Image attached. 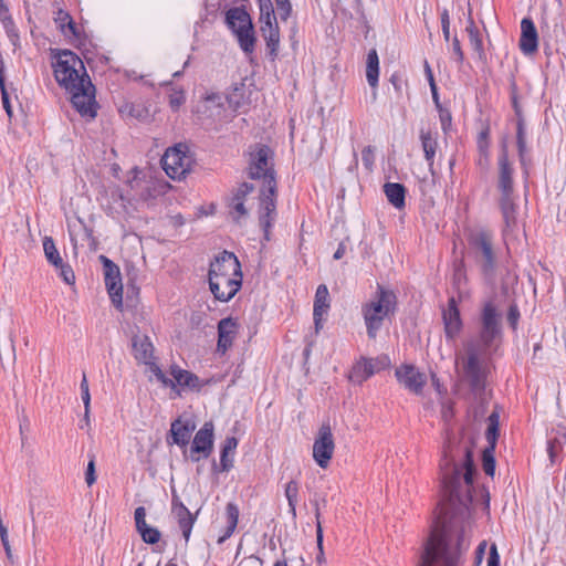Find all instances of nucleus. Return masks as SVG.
<instances>
[{"mask_svg":"<svg viewBox=\"0 0 566 566\" xmlns=\"http://www.w3.org/2000/svg\"><path fill=\"white\" fill-rule=\"evenodd\" d=\"M442 507L421 554L419 566H463L472 530L474 465H440Z\"/></svg>","mask_w":566,"mask_h":566,"instance_id":"obj_1","label":"nucleus"},{"mask_svg":"<svg viewBox=\"0 0 566 566\" xmlns=\"http://www.w3.org/2000/svg\"><path fill=\"white\" fill-rule=\"evenodd\" d=\"M345 252H346L345 244L344 243H339V245H338L337 250L335 251L333 258L335 260H339V259H342L344 256Z\"/></svg>","mask_w":566,"mask_h":566,"instance_id":"obj_63","label":"nucleus"},{"mask_svg":"<svg viewBox=\"0 0 566 566\" xmlns=\"http://www.w3.org/2000/svg\"><path fill=\"white\" fill-rule=\"evenodd\" d=\"M186 96L182 90H174L169 94V106L174 112H177L180 106L185 103Z\"/></svg>","mask_w":566,"mask_h":566,"instance_id":"obj_47","label":"nucleus"},{"mask_svg":"<svg viewBox=\"0 0 566 566\" xmlns=\"http://www.w3.org/2000/svg\"><path fill=\"white\" fill-rule=\"evenodd\" d=\"M43 251L45 259L50 264H52L55 269L62 266L63 259L57 251L54 240L51 237H44L43 239Z\"/></svg>","mask_w":566,"mask_h":566,"instance_id":"obj_34","label":"nucleus"},{"mask_svg":"<svg viewBox=\"0 0 566 566\" xmlns=\"http://www.w3.org/2000/svg\"><path fill=\"white\" fill-rule=\"evenodd\" d=\"M485 548H486V542H481L480 545L476 548L475 559H476V565L478 566L481 564V562L483 559V555H484Z\"/></svg>","mask_w":566,"mask_h":566,"instance_id":"obj_60","label":"nucleus"},{"mask_svg":"<svg viewBox=\"0 0 566 566\" xmlns=\"http://www.w3.org/2000/svg\"><path fill=\"white\" fill-rule=\"evenodd\" d=\"M60 271V276L66 284H73L75 281V275L72 268L69 264L62 262V266L57 269Z\"/></svg>","mask_w":566,"mask_h":566,"instance_id":"obj_54","label":"nucleus"},{"mask_svg":"<svg viewBox=\"0 0 566 566\" xmlns=\"http://www.w3.org/2000/svg\"><path fill=\"white\" fill-rule=\"evenodd\" d=\"M516 144L518 149L520 161L522 166L526 165V133L523 118L517 119L516 124Z\"/></svg>","mask_w":566,"mask_h":566,"instance_id":"obj_36","label":"nucleus"},{"mask_svg":"<svg viewBox=\"0 0 566 566\" xmlns=\"http://www.w3.org/2000/svg\"><path fill=\"white\" fill-rule=\"evenodd\" d=\"M500 208L504 220V232L512 231L516 226V205L513 195L501 196Z\"/></svg>","mask_w":566,"mask_h":566,"instance_id":"obj_28","label":"nucleus"},{"mask_svg":"<svg viewBox=\"0 0 566 566\" xmlns=\"http://www.w3.org/2000/svg\"><path fill=\"white\" fill-rule=\"evenodd\" d=\"M134 518H135V524H136V530L137 532L139 533V535L142 534V532L144 530H147L149 528L150 526L146 523V510L144 506H138L136 510H135V513H134Z\"/></svg>","mask_w":566,"mask_h":566,"instance_id":"obj_46","label":"nucleus"},{"mask_svg":"<svg viewBox=\"0 0 566 566\" xmlns=\"http://www.w3.org/2000/svg\"><path fill=\"white\" fill-rule=\"evenodd\" d=\"M209 287L214 298L230 301L242 285L241 264L232 252L223 251L210 263Z\"/></svg>","mask_w":566,"mask_h":566,"instance_id":"obj_5","label":"nucleus"},{"mask_svg":"<svg viewBox=\"0 0 566 566\" xmlns=\"http://www.w3.org/2000/svg\"><path fill=\"white\" fill-rule=\"evenodd\" d=\"M53 74L59 85L71 95L74 108L83 117L94 118L97 114L95 87L86 73L83 61L72 51L53 53Z\"/></svg>","mask_w":566,"mask_h":566,"instance_id":"obj_3","label":"nucleus"},{"mask_svg":"<svg viewBox=\"0 0 566 566\" xmlns=\"http://www.w3.org/2000/svg\"><path fill=\"white\" fill-rule=\"evenodd\" d=\"M238 334V323L232 317H226L218 323L217 349L224 354L233 344Z\"/></svg>","mask_w":566,"mask_h":566,"instance_id":"obj_21","label":"nucleus"},{"mask_svg":"<svg viewBox=\"0 0 566 566\" xmlns=\"http://www.w3.org/2000/svg\"><path fill=\"white\" fill-rule=\"evenodd\" d=\"M419 139L424 154V159L430 170L433 168L434 158L438 149V132L432 129L421 128L419 132Z\"/></svg>","mask_w":566,"mask_h":566,"instance_id":"obj_24","label":"nucleus"},{"mask_svg":"<svg viewBox=\"0 0 566 566\" xmlns=\"http://www.w3.org/2000/svg\"><path fill=\"white\" fill-rule=\"evenodd\" d=\"M468 256L473 261L483 280L493 285L497 275L499 254L494 244V237L490 231L480 229L470 233Z\"/></svg>","mask_w":566,"mask_h":566,"instance_id":"obj_6","label":"nucleus"},{"mask_svg":"<svg viewBox=\"0 0 566 566\" xmlns=\"http://www.w3.org/2000/svg\"><path fill=\"white\" fill-rule=\"evenodd\" d=\"M226 22L235 34L241 50L250 54L254 51L255 36L252 20L243 8H231L226 13Z\"/></svg>","mask_w":566,"mask_h":566,"instance_id":"obj_8","label":"nucleus"},{"mask_svg":"<svg viewBox=\"0 0 566 566\" xmlns=\"http://www.w3.org/2000/svg\"><path fill=\"white\" fill-rule=\"evenodd\" d=\"M238 439L234 437H228L221 448L220 465L221 470L228 472L233 467V455L238 447Z\"/></svg>","mask_w":566,"mask_h":566,"instance_id":"obj_30","label":"nucleus"},{"mask_svg":"<svg viewBox=\"0 0 566 566\" xmlns=\"http://www.w3.org/2000/svg\"><path fill=\"white\" fill-rule=\"evenodd\" d=\"M518 317H520V312H518L517 307L514 305L510 306L509 313H507V319L513 328H515Z\"/></svg>","mask_w":566,"mask_h":566,"instance_id":"obj_59","label":"nucleus"},{"mask_svg":"<svg viewBox=\"0 0 566 566\" xmlns=\"http://www.w3.org/2000/svg\"><path fill=\"white\" fill-rule=\"evenodd\" d=\"M223 105V97L221 94L218 93H211L208 94L202 103V107L205 108V112H210L209 115H213V109H219Z\"/></svg>","mask_w":566,"mask_h":566,"instance_id":"obj_42","label":"nucleus"},{"mask_svg":"<svg viewBox=\"0 0 566 566\" xmlns=\"http://www.w3.org/2000/svg\"><path fill=\"white\" fill-rule=\"evenodd\" d=\"M493 447H486L482 453V467L486 475L493 476L495 472V459Z\"/></svg>","mask_w":566,"mask_h":566,"instance_id":"obj_40","label":"nucleus"},{"mask_svg":"<svg viewBox=\"0 0 566 566\" xmlns=\"http://www.w3.org/2000/svg\"><path fill=\"white\" fill-rule=\"evenodd\" d=\"M170 375L171 378H167L172 382V385H163L164 387L176 389L178 386L188 388L197 386L198 377L192 373L180 368L178 365L170 366Z\"/></svg>","mask_w":566,"mask_h":566,"instance_id":"obj_26","label":"nucleus"},{"mask_svg":"<svg viewBox=\"0 0 566 566\" xmlns=\"http://www.w3.org/2000/svg\"><path fill=\"white\" fill-rule=\"evenodd\" d=\"M254 187L251 184L243 182L239 186L237 191L230 198L228 208L229 214L233 221L240 223L248 217V209L244 206L245 197L253 191Z\"/></svg>","mask_w":566,"mask_h":566,"instance_id":"obj_19","label":"nucleus"},{"mask_svg":"<svg viewBox=\"0 0 566 566\" xmlns=\"http://www.w3.org/2000/svg\"><path fill=\"white\" fill-rule=\"evenodd\" d=\"M398 382L415 395H420L427 384V377L412 365H403L396 369Z\"/></svg>","mask_w":566,"mask_h":566,"instance_id":"obj_16","label":"nucleus"},{"mask_svg":"<svg viewBox=\"0 0 566 566\" xmlns=\"http://www.w3.org/2000/svg\"><path fill=\"white\" fill-rule=\"evenodd\" d=\"M239 91L240 88L235 87L233 92L229 95V102L234 104L237 107H241L242 103L239 99Z\"/></svg>","mask_w":566,"mask_h":566,"instance_id":"obj_61","label":"nucleus"},{"mask_svg":"<svg viewBox=\"0 0 566 566\" xmlns=\"http://www.w3.org/2000/svg\"><path fill=\"white\" fill-rule=\"evenodd\" d=\"M315 517H316V542H317V547L319 551L318 555L316 556V560H317V563H323L324 562L323 528H322V524L319 521L321 513H319V510L317 506L315 509Z\"/></svg>","mask_w":566,"mask_h":566,"instance_id":"obj_44","label":"nucleus"},{"mask_svg":"<svg viewBox=\"0 0 566 566\" xmlns=\"http://www.w3.org/2000/svg\"><path fill=\"white\" fill-rule=\"evenodd\" d=\"M0 21L2 22L7 31H9L11 27H13V20L9 12V8L3 0H0Z\"/></svg>","mask_w":566,"mask_h":566,"instance_id":"obj_50","label":"nucleus"},{"mask_svg":"<svg viewBox=\"0 0 566 566\" xmlns=\"http://www.w3.org/2000/svg\"><path fill=\"white\" fill-rule=\"evenodd\" d=\"M520 49L525 55H531L538 49L537 30L530 18H524L521 21Z\"/></svg>","mask_w":566,"mask_h":566,"instance_id":"obj_22","label":"nucleus"},{"mask_svg":"<svg viewBox=\"0 0 566 566\" xmlns=\"http://www.w3.org/2000/svg\"><path fill=\"white\" fill-rule=\"evenodd\" d=\"M227 527L218 538V544L224 543L235 531L239 521V507L234 503H228L226 507Z\"/></svg>","mask_w":566,"mask_h":566,"instance_id":"obj_31","label":"nucleus"},{"mask_svg":"<svg viewBox=\"0 0 566 566\" xmlns=\"http://www.w3.org/2000/svg\"><path fill=\"white\" fill-rule=\"evenodd\" d=\"M467 32L469 34L471 46L481 55L483 53V43L479 30L476 29L472 19L469 20Z\"/></svg>","mask_w":566,"mask_h":566,"instance_id":"obj_39","label":"nucleus"},{"mask_svg":"<svg viewBox=\"0 0 566 566\" xmlns=\"http://www.w3.org/2000/svg\"><path fill=\"white\" fill-rule=\"evenodd\" d=\"M446 337L453 340L462 329L460 311L454 297H450L447 308L442 312Z\"/></svg>","mask_w":566,"mask_h":566,"instance_id":"obj_20","label":"nucleus"},{"mask_svg":"<svg viewBox=\"0 0 566 566\" xmlns=\"http://www.w3.org/2000/svg\"><path fill=\"white\" fill-rule=\"evenodd\" d=\"M480 321L479 338L469 342L465 346V355L458 359V361L461 360L464 377L475 394H481L485 388L486 371L483 357L500 338L502 332V314L493 301L483 304Z\"/></svg>","mask_w":566,"mask_h":566,"instance_id":"obj_2","label":"nucleus"},{"mask_svg":"<svg viewBox=\"0 0 566 566\" xmlns=\"http://www.w3.org/2000/svg\"><path fill=\"white\" fill-rule=\"evenodd\" d=\"M329 306L331 304L328 289L325 284H321L317 286L315 293L313 308V317L316 333H318L323 328L324 316L327 314Z\"/></svg>","mask_w":566,"mask_h":566,"instance_id":"obj_23","label":"nucleus"},{"mask_svg":"<svg viewBox=\"0 0 566 566\" xmlns=\"http://www.w3.org/2000/svg\"><path fill=\"white\" fill-rule=\"evenodd\" d=\"M259 7L261 24L276 21V15L274 13L271 0H259Z\"/></svg>","mask_w":566,"mask_h":566,"instance_id":"obj_41","label":"nucleus"},{"mask_svg":"<svg viewBox=\"0 0 566 566\" xmlns=\"http://www.w3.org/2000/svg\"><path fill=\"white\" fill-rule=\"evenodd\" d=\"M441 29L446 41L450 40V15L447 9H443L440 13Z\"/></svg>","mask_w":566,"mask_h":566,"instance_id":"obj_55","label":"nucleus"},{"mask_svg":"<svg viewBox=\"0 0 566 566\" xmlns=\"http://www.w3.org/2000/svg\"><path fill=\"white\" fill-rule=\"evenodd\" d=\"M361 160L367 170H373L375 164V148L373 146H366L361 150Z\"/></svg>","mask_w":566,"mask_h":566,"instance_id":"obj_49","label":"nucleus"},{"mask_svg":"<svg viewBox=\"0 0 566 566\" xmlns=\"http://www.w3.org/2000/svg\"><path fill=\"white\" fill-rule=\"evenodd\" d=\"M437 109L439 112V119H440L441 128H442L443 133L447 134L449 132V129L451 128V123H452L451 113L449 109L444 108L442 105L440 107H437Z\"/></svg>","mask_w":566,"mask_h":566,"instance_id":"obj_48","label":"nucleus"},{"mask_svg":"<svg viewBox=\"0 0 566 566\" xmlns=\"http://www.w3.org/2000/svg\"><path fill=\"white\" fill-rule=\"evenodd\" d=\"M128 203L129 200L123 195L119 186L114 184L105 187L101 195V206L112 218H120L125 216Z\"/></svg>","mask_w":566,"mask_h":566,"instance_id":"obj_13","label":"nucleus"},{"mask_svg":"<svg viewBox=\"0 0 566 566\" xmlns=\"http://www.w3.org/2000/svg\"><path fill=\"white\" fill-rule=\"evenodd\" d=\"M335 443L331 426L322 424L313 443V459L322 469H326L334 454Z\"/></svg>","mask_w":566,"mask_h":566,"instance_id":"obj_12","label":"nucleus"},{"mask_svg":"<svg viewBox=\"0 0 566 566\" xmlns=\"http://www.w3.org/2000/svg\"><path fill=\"white\" fill-rule=\"evenodd\" d=\"M54 22L64 35H76V27L69 12L62 9L57 10Z\"/></svg>","mask_w":566,"mask_h":566,"instance_id":"obj_33","label":"nucleus"},{"mask_svg":"<svg viewBox=\"0 0 566 566\" xmlns=\"http://www.w3.org/2000/svg\"><path fill=\"white\" fill-rule=\"evenodd\" d=\"M488 566H500V555L497 553V547L495 544H492L490 547V554L488 557Z\"/></svg>","mask_w":566,"mask_h":566,"instance_id":"obj_57","label":"nucleus"},{"mask_svg":"<svg viewBox=\"0 0 566 566\" xmlns=\"http://www.w3.org/2000/svg\"><path fill=\"white\" fill-rule=\"evenodd\" d=\"M566 440V434L562 433L559 437H555L554 439H549L547 442V453L551 461V464H554L558 460V453L562 449L563 442Z\"/></svg>","mask_w":566,"mask_h":566,"instance_id":"obj_38","label":"nucleus"},{"mask_svg":"<svg viewBox=\"0 0 566 566\" xmlns=\"http://www.w3.org/2000/svg\"><path fill=\"white\" fill-rule=\"evenodd\" d=\"M298 490H300L298 483L295 480H291L289 483H286L285 490H284L285 497L289 503V512L291 513L293 518L296 517V505L298 502Z\"/></svg>","mask_w":566,"mask_h":566,"instance_id":"obj_35","label":"nucleus"},{"mask_svg":"<svg viewBox=\"0 0 566 566\" xmlns=\"http://www.w3.org/2000/svg\"><path fill=\"white\" fill-rule=\"evenodd\" d=\"M171 513L177 520L178 526L182 532V536L186 543H188L193 524L197 521L198 512L192 514L179 500L178 495L174 493L171 500Z\"/></svg>","mask_w":566,"mask_h":566,"instance_id":"obj_17","label":"nucleus"},{"mask_svg":"<svg viewBox=\"0 0 566 566\" xmlns=\"http://www.w3.org/2000/svg\"><path fill=\"white\" fill-rule=\"evenodd\" d=\"M261 33L266 43L269 55L274 61L279 54L280 49V30L277 22H269L261 24Z\"/></svg>","mask_w":566,"mask_h":566,"instance_id":"obj_25","label":"nucleus"},{"mask_svg":"<svg viewBox=\"0 0 566 566\" xmlns=\"http://www.w3.org/2000/svg\"><path fill=\"white\" fill-rule=\"evenodd\" d=\"M389 365L390 359L386 355L376 358H363L354 366L350 379L355 382L361 384L373 375L388 368Z\"/></svg>","mask_w":566,"mask_h":566,"instance_id":"obj_14","label":"nucleus"},{"mask_svg":"<svg viewBox=\"0 0 566 566\" xmlns=\"http://www.w3.org/2000/svg\"><path fill=\"white\" fill-rule=\"evenodd\" d=\"M0 539H1V544L4 548L6 556H7L8 560L12 565L15 564V557L13 556V553H12V549H11V546L9 543L8 528L6 527V525L3 523H0Z\"/></svg>","mask_w":566,"mask_h":566,"instance_id":"obj_45","label":"nucleus"},{"mask_svg":"<svg viewBox=\"0 0 566 566\" xmlns=\"http://www.w3.org/2000/svg\"><path fill=\"white\" fill-rule=\"evenodd\" d=\"M384 192L388 201L396 208L402 209L405 207L406 188L398 182H387L384 186Z\"/></svg>","mask_w":566,"mask_h":566,"instance_id":"obj_29","label":"nucleus"},{"mask_svg":"<svg viewBox=\"0 0 566 566\" xmlns=\"http://www.w3.org/2000/svg\"><path fill=\"white\" fill-rule=\"evenodd\" d=\"M452 51L457 59V62L461 64L463 62L464 55L458 36H454L452 39Z\"/></svg>","mask_w":566,"mask_h":566,"instance_id":"obj_58","label":"nucleus"},{"mask_svg":"<svg viewBox=\"0 0 566 566\" xmlns=\"http://www.w3.org/2000/svg\"><path fill=\"white\" fill-rule=\"evenodd\" d=\"M133 355L135 359L149 367V371L161 385H172L166 374L155 361L154 345L146 335H135L132 339Z\"/></svg>","mask_w":566,"mask_h":566,"instance_id":"obj_10","label":"nucleus"},{"mask_svg":"<svg viewBox=\"0 0 566 566\" xmlns=\"http://www.w3.org/2000/svg\"><path fill=\"white\" fill-rule=\"evenodd\" d=\"M486 136H488V132H482L480 135L479 147H480V150L483 153H485L486 148H488V144H486V142H484Z\"/></svg>","mask_w":566,"mask_h":566,"instance_id":"obj_64","label":"nucleus"},{"mask_svg":"<svg viewBox=\"0 0 566 566\" xmlns=\"http://www.w3.org/2000/svg\"><path fill=\"white\" fill-rule=\"evenodd\" d=\"M142 539L147 544H156L160 539V532L155 527L144 530L140 534Z\"/></svg>","mask_w":566,"mask_h":566,"instance_id":"obj_51","label":"nucleus"},{"mask_svg":"<svg viewBox=\"0 0 566 566\" xmlns=\"http://www.w3.org/2000/svg\"><path fill=\"white\" fill-rule=\"evenodd\" d=\"M81 396H82V400H83V403H84V407L86 410V415H87V413H90V402H91L90 391L83 390V392H81Z\"/></svg>","mask_w":566,"mask_h":566,"instance_id":"obj_62","label":"nucleus"},{"mask_svg":"<svg viewBox=\"0 0 566 566\" xmlns=\"http://www.w3.org/2000/svg\"><path fill=\"white\" fill-rule=\"evenodd\" d=\"M161 165L171 179L181 180L191 170L193 158L186 145L178 144L166 150L161 158Z\"/></svg>","mask_w":566,"mask_h":566,"instance_id":"obj_9","label":"nucleus"},{"mask_svg":"<svg viewBox=\"0 0 566 566\" xmlns=\"http://www.w3.org/2000/svg\"><path fill=\"white\" fill-rule=\"evenodd\" d=\"M488 422L489 426L485 432V438L489 443L488 447H493V449H495L499 437V415L496 412H492L488 418Z\"/></svg>","mask_w":566,"mask_h":566,"instance_id":"obj_37","label":"nucleus"},{"mask_svg":"<svg viewBox=\"0 0 566 566\" xmlns=\"http://www.w3.org/2000/svg\"><path fill=\"white\" fill-rule=\"evenodd\" d=\"M0 90H1L3 108H4L6 113L8 114V116L11 117L12 116V107L10 104L9 92H8L6 83H2V85H0Z\"/></svg>","mask_w":566,"mask_h":566,"instance_id":"obj_56","label":"nucleus"},{"mask_svg":"<svg viewBox=\"0 0 566 566\" xmlns=\"http://www.w3.org/2000/svg\"><path fill=\"white\" fill-rule=\"evenodd\" d=\"M276 14L281 20H286L291 13L292 7L289 0H275Z\"/></svg>","mask_w":566,"mask_h":566,"instance_id":"obj_53","label":"nucleus"},{"mask_svg":"<svg viewBox=\"0 0 566 566\" xmlns=\"http://www.w3.org/2000/svg\"><path fill=\"white\" fill-rule=\"evenodd\" d=\"M213 424L206 422L195 434L190 449V457L193 462L208 458L213 448Z\"/></svg>","mask_w":566,"mask_h":566,"instance_id":"obj_15","label":"nucleus"},{"mask_svg":"<svg viewBox=\"0 0 566 566\" xmlns=\"http://www.w3.org/2000/svg\"><path fill=\"white\" fill-rule=\"evenodd\" d=\"M248 176L260 182L259 223L264 239L269 241L271 228L276 219V179L270 147L258 145L250 154Z\"/></svg>","mask_w":566,"mask_h":566,"instance_id":"obj_4","label":"nucleus"},{"mask_svg":"<svg viewBox=\"0 0 566 566\" xmlns=\"http://www.w3.org/2000/svg\"><path fill=\"white\" fill-rule=\"evenodd\" d=\"M98 260L103 264L104 281L112 303L120 308L123 305V283L119 268L107 256L99 255Z\"/></svg>","mask_w":566,"mask_h":566,"instance_id":"obj_11","label":"nucleus"},{"mask_svg":"<svg viewBox=\"0 0 566 566\" xmlns=\"http://www.w3.org/2000/svg\"><path fill=\"white\" fill-rule=\"evenodd\" d=\"M90 461L87 463L86 472H85V481L88 486L93 485L96 481L95 474V455L88 454Z\"/></svg>","mask_w":566,"mask_h":566,"instance_id":"obj_52","label":"nucleus"},{"mask_svg":"<svg viewBox=\"0 0 566 566\" xmlns=\"http://www.w3.org/2000/svg\"><path fill=\"white\" fill-rule=\"evenodd\" d=\"M513 168L509 160V149L506 142L502 143L499 156V190L501 196L513 195Z\"/></svg>","mask_w":566,"mask_h":566,"instance_id":"obj_18","label":"nucleus"},{"mask_svg":"<svg viewBox=\"0 0 566 566\" xmlns=\"http://www.w3.org/2000/svg\"><path fill=\"white\" fill-rule=\"evenodd\" d=\"M379 77V57L377 51L371 49L366 60V78L368 84L375 88L378 85Z\"/></svg>","mask_w":566,"mask_h":566,"instance_id":"obj_32","label":"nucleus"},{"mask_svg":"<svg viewBox=\"0 0 566 566\" xmlns=\"http://www.w3.org/2000/svg\"><path fill=\"white\" fill-rule=\"evenodd\" d=\"M397 296L394 291L377 286L375 295L361 306L367 335L370 339L377 337L385 319L395 314Z\"/></svg>","mask_w":566,"mask_h":566,"instance_id":"obj_7","label":"nucleus"},{"mask_svg":"<svg viewBox=\"0 0 566 566\" xmlns=\"http://www.w3.org/2000/svg\"><path fill=\"white\" fill-rule=\"evenodd\" d=\"M453 285L454 287L458 290L459 294H461V290L462 287L467 284L468 282V276H467V272H465V269H464V265L463 263H459L455 268H454V272H453Z\"/></svg>","mask_w":566,"mask_h":566,"instance_id":"obj_43","label":"nucleus"},{"mask_svg":"<svg viewBox=\"0 0 566 566\" xmlns=\"http://www.w3.org/2000/svg\"><path fill=\"white\" fill-rule=\"evenodd\" d=\"M195 424L190 421H184L181 418L176 419L170 427L172 443L179 447H186L189 443Z\"/></svg>","mask_w":566,"mask_h":566,"instance_id":"obj_27","label":"nucleus"}]
</instances>
